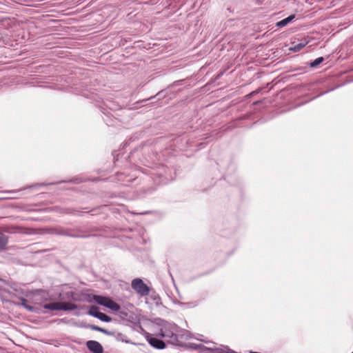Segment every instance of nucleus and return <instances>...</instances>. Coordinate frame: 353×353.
I'll list each match as a JSON object with an SVG mask.
<instances>
[{
	"label": "nucleus",
	"mask_w": 353,
	"mask_h": 353,
	"mask_svg": "<svg viewBox=\"0 0 353 353\" xmlns=\"http://www.w3.org/2000/svg\"><path fill=\"white\" fill-rule=\"evenodd\" d=\"M92 300L99 305L105 306L114 312H118L121 308L120 305L118 303H117L110 298L107 296L93 295Z\"/></svg>",
	"instance_id": "1"
},
{
	"label": "nucleus",
	"mask_w": 353,
	"mask_h": 353,
	"mask_svg": "<svg viewBox=\"0 0 353 353\" xmlns=\"http://www.w3.org/2000/svg\"><path fill=\"white\" fill-rule=\"evenodd\" d=\"M131 286L132 289L141 296H147L150 292L148 286L141 279L132 280Z\"/></svg>",
	"instance_id": "2"
},
{
	"label": "nucleus",
	"mask_w": 353,
	"mask_h": 353,
	"mask_svg": "<svg viewBox=\"0 0 353 353\" xmlns=\"http://www.w3.org/2000/svg\"><path fill=\"white\" fill-rule=\"evenodd\" d=\"M87 347L93 353H103L102 345L96 341H88L86 343Z\"/></svg>",
	"instance_id": "3"
},
{
	"label": "nucleus",
	"mask_w": 353,
	"mask_h": 353,
	"mask_svg": "<svg viewBox=\"0 0 353 353\" xmlns=\"http://www.w3.org/2000/svg\"><path fill=\"white\" fill-rule=\"evenodd\" d=\"M148 342L152 347L159 350H162L165 347V343L163 341L157 338H150L148 340Z\"/></svg>",
	"instance_id": "4"
},
{
	"label": "nucleus",
	"mask_w": 353,
	"mask_h": 353,
	"mask_svg": "<svg viewBox=\"0 0 353 353\" xmlns=\"http://www.w3.org/2000/svg\"><path fill=\"white\" fill-rule=\"evenodd\" d=\"M60 310L69 311L74 310L77 308L76 304L70 302H59Z\"/></svg>",
	"instance_id": "5"
},
{
	"label": "nucleus",
	"mask_w": 353,
	"mask_h": 353,
	"mask_svg": "<svg viewBox=\"0 0 353 353\" xmlns=\"http://www.w3.org/2000/svg\"><path fill=\"white\" fill-rule=\"evenodd\" d=\"M8 243V236L0 232V251L4 250Z\"/></svg>",
	"instance_id": "6"
},
{
	"label": "nucleus",
	"mask_w": 353,
	"mask_h": 353,
	"mask_svg": "<svg viewBox=\"0 0 353 353\" xmlns=\"http://www.w3.org/2000/svg\"><path fill=\"white\" fill-rule=\"evenodd\" d=\"M307 43V41H301L299 43H292V46L290 48V50L294 52H298L303 48H304Z\"/></svg>",
	"instance_id": "7"
},
{
	"label": "nucleus",
	"mask_w": 353,
	"mask_h": 353,
	"mask_svg": "<svg viewBox=\"0 0 353 353\" xmlns=\"http://www.w3.org/2000/svg\"><path fill=\"white\" fill-rule=\"evenodd\" d=\"M43 307L50 310H60L59 302H53L46 303L43 305Z\"/></svg>",
	"instance_id": "8"
},
{
	"label": "nucleus",
	"mask_w": 353,
	"mask_h": 353,
	"mask_svg": "<svg viewBox=\"0 0 353 353\" xmlns=\"http://www.w3.org/2000/svg\"><path fill=\"white\" fill-rule=\"evenodd\" d=\"M294 15H290L289 17H288L287 18L280 21H278L276 23V26L278 27H283L286 25H288L290 22H291L294 19Z\"/></svg>",
	"instance_id": "9"
},
{
	"label": "nucleus",
	"mask_w": 353,
	"mask_h": 353,
	"mask_svg": "<svg viewBox=\"0 0 353 353\" xmlns=\"http://www.w3.org/2000/svg\"><path fill=\"white\" fill-rule=\"evenodd\" d=\"M100 312H101L99 311V307L97 306L92 305L90 307L88 314L90 316H94L97 318L98 316V314Z\"/></svg>",
	"instance_id": "10"
},
{
	"label": "nucleus",
	"mask_w": 353,
	"mask_h": 353,
	"mask_svg": "<svg viewBox=\"0 0 353 353\" xmlns=\"http://www.w3.org/2000/svg\"><path fill=\"white\" fill-rule=\"evenodd\" d=\"M97 318L104 322H110L112 321L111 317L102 312H100Z\"/></svg>",
	"instance_id": "11"
},
{
	"label": "nucleus",
	"mask_w": 353,
	"mask_h": 353,
	"mask_svg": "<svg viewBox=\"0 0 353 353\" xmlns=\"http://www.w3.org/2000/svg\"><path fill=\"white\" fill-rule=\"evenodd\" d=\"M88 327L90 329H91L92 330H95V331H98V332H102V333H105V334H108V331L103 328H101L97 325H88Z\"/></svg>",
	"instance_id": "12"
},
{
	"label": "nucleus",
	"mask_w": 353,
	"mask_h": 353,
	"mask_svg": "<svg viewBox=\"0 0 353 353\" xmlns=\"http://www.w3.org/2000/svg\"><path fill=\"white\" fill-rule=\"evenodd\" d=\"M323 57H319L310 63L312 68H315L323 61Z\"/></svg>",
	"instance_id": "13"
},
{
	"label": "nucleus",
	"mask_w": 353,
	"mask_h": 353,
	"mask_svg": "<svg viewBox=\"0 0 353 353\" xmlns=\"http://www.w3.org/2000/svg\"><path fill=\"white\" fill-rule=\"evenodd\" d=\"M26 302H27V300H26V299H23V300H22V305H23L25 307H26L28 310L32 311V309H33V307H32V306H28V305H26Z\"/></svg>",
	"instance_id": "14"
},
{
	"label": "nucleus",
	"mask_w": 353,
	"mask_h": 353,
	"mask_svg": "<svg viewBox=\"0 0 353 353\" xmlns=\"http://www.w3.org/2000/svg\"><path fill=\"white\" fill-rule=\"evenodd\" d=\"M352 353H353V352H352Z\"/></svg>",
	"instance_id": "15"
}]
</instances>
